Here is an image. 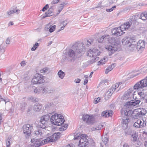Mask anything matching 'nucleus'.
<instances>
[{
    "label": "nucleus",
    "instance_id": "1",
    "mask_svg": "<svg viewBox=\"0 0 147 147\" xmlns=\"http://www.w3.org/2000/svg\"><path fill=\"white\" fill-rule=\"evenodd\" d=\"M61 133L60 132L55 133L52 135L48 137L46 139L42 140L41 138H33L31 140V142L32 143V147H39L50 142H54L57 140L60 137Z\"/></svg>",
    "mask_w": 147,
    "mask_h": 147
},
{
    "label": "nucleus",
    "instance_id": "2",
    "mask_svg": "<svg viewBox=\"0 0 147 147\" xmlns=\"http://www.w3.org/2000/svg\"><path fill=\"white\" fill-rule=\"evenodd\" d=\"M73 49H70L67 55L70 58L75 59L77 57L78 54L81 56L85 51V47L84 44L81 43L74 45L72 47Z\"/></svg>",
    "mask_w": 147,
    "mask_h": 147
},
{
    "label": "nucleus",
    "instance_id": "3",
    "mask_svg": "<svg viewBox=\"0 0 147 147\" xmlns=\"http://www.w3.org/2000/svg\"><path fill=\"white\" fill-rule=\"evenodd\" d=\"M133 111L128 108L124 111V115L122 119V126L124 129L127 128L128 123L129 122V117L133 116Z\"/></svg>",
    "mask_w": 147,
    "mask_h": 147
},
{
    "label": "nucleus",
    "instance_id": "4",
    "mask_svg": "<svg viewBox=\"0 0 147 147\" xmlns=\"http://www.w3.org/2000/svg\"><path fill=\"white\" fill-rule=\"evenodd\" d=\"M87 137L86 135L78 134L74 136V139L80 140L78 145L79 147H85L88 144V140L86 138Z\"/></svg>",
    "mask_w": 147,
    "mask_h": 147
},
{
    "label": "nucleus",
    "instance_id": "5",
    "mask_svg": "<svg viewBox=\"0 0 147 147\" xmlns=\"http://www.w3.org/2000/svg\"><path fill=\"white\" fill-rule=\"evenodd\" d=\"M50 121L52 124L58 126L62 125L65 121L64 117L61 114H57L52 115L50 118Z\"/></svg>",
    "mask_w": 147,
    "mask_h": 147
},
{
    "label": "nucleus",
    "instance_id": "6",
    "mask_svg": "<svg viewBox=\"0 0 147 147\" xmlns=\"http://www.w3.org/2000/svg\"><path fill=\"white\" fill-rule=\"evenodd\" d=\"M100 51L96 49H90L88 52V55L90 57L94 58V59L88 61V63L89 64H92L99 59V57H97V56L100 55Z\"/></svg>",
    "mask_w": 147,
    "mask_h": 147
},
{
    "label": "nucleus",
    "instance_id": "7",
    "mask_svg": "<svg viewBox=\"0 0 147 147\" xmlns=\"http://www.w3.org/2000/svg\"><path fill=\"white\" fill-rule=\"evenodd\" d=\"M44 76L39 74H36L31 80L32 84H39L44 83L45 80Z\"/></svg>",
    "mask_w": 147,
    "mask_h": 147
},
{
    "label": "nucleus",
    "instance_id": "8",
    "mask_svg": "<svg viewBox=\"0 0 147 147\" xmlns=\"http://www.w3.org/2000/svg\"><path fill=\"white\" fill-rule=\"evenodd\" d=\"M50 116L49 115L47 114L42 116L38 124V127L42 129H46L45 124L49 120Z\"/></svg>",
    "mask_w": 147,
    "mask_h": 147
},
{
    "label": "nucleus",
    "instance_id": "9",
    "mask_svg": "<svg viewBox=\"0 0 147 147\" xmlns=\"http://www.w3.org/2000/svg\"><path fill=\"white\" fill-rule=\"evenodd\" d=\"M147 86V76L144 79L137 83L134 86V88L135 90H140Z\"/></svg>",
    "mask_w": 147,
    "mask_h": 147
},
{
    "label": "nucleus",
    "instance_id": "10",
    "mask_svg": "<svg viewBox=\"0 0 147 147\" xmlns=\"http://www.w3.org/2000/svg\"><path fill=\"white\" fill-rule=\"evenodd\" d=\"M135 43V39L130 38H123L122 40V42L123 44L128 45V46L130 48H132L130 50H134L135 49H136V45L133 44V42Z\"/></svg>",
    "mask_w": 147,
    "mask_h": 147
},
{
    "label": "nucleus",
    "instance_id": "11",
    "mask_svg": "<svg viewBox=\"0 0 147 147\" xmlns=\"http://www.w3.org/2000/svg\"><path fill=\"white\" fill-rule=\"evenodd\" d=\"M120 45L119 44H112L111 45H107L106 49L110 52L111 54H109V55H111L117 51L118 48L120 47Z\"/></svg>",
    "mask_w": 147,
    "mask_h": 147
},
{
    "label": "nucleus",
    "instance_id": "12",
    "mask_svg": "<svg viewBox=\"0 0 147 147\" xmlns=\"http://www.w3.org/2000/svg\"><path fill=\"white\" fill-rule=\"evenodd\" d=\"M23 133L28 136H29L33 131V126L32 125L27 124L24 125L23 127Z\"/></svg>",
    "mask_w": 147,
    "mask_h": 147
},
{
    "label": "nucleus",
    "instance_id": "13",
    "mask_svg": "<svg viewBox=\"0 0 147 147\" xmlns=\"http://www.w3.org/2000/svg\"><path fill=\"white\" fill-rule=\"evenodd\" d=\"M82 119L88 124L93 123L94 121V117L92 115H83L82 116Z\"/></svg>",
    "mask_w": 147,
    "mask_h": 147
},
{
    "label": "nucleus",
    "instance_id": "14",
    "mask_svg": "<svg viewBox=\"0 0 147 147\" xmlns=\"http://www.w3.org/2000/svg\"><path fill=\"white\" fill-rule=\"evenodd\" d=\"M123 30L120 27L115 28L111 30V33L112 34L116 36H119L123 34L125 32L122 31Z\"/></svg>",
    "mask_w": 147,
    "mask_h": 147
},
{
    "label": "nucleus",
    "instance_id": "15",
    "mask_svg": "<svg viewBox=\"0 0 147 147\" xmlns=\"http://www.w3.org/2000/svg\"><path fill=\"white\" fill-rule=\"evenodd\" d=\"M41 90H42V93L43 94L53 93L55 91L54 89L49 86L41 87Z\"/></svg>",
    "mask_w": 147,
    "mask_h": 147
},
{
    "label": "nucleus",
    "instance_id": "16",
    "mask_svg": "<svg viewBox=\"0 0 147 147\" xmlns=\"http://www.w3.org/2000/svg\"><path fill=\"white\" fill-rule=\"evenodd\" d=\"M140 101V100L137 99L135 98V100H131L127 102L126 103L125 105L126 107H128L129 108V106H134L139 104Z\"/></svg>",
    "mask_w": 147,
    "mask_h": 147
},
{
    "label": "nucleus",
    "instance_id": "17",
    "mask_svg": "<svg viewBox=\"0 0 147 147\" xmlns=\"http://www.w3.org/2000/svg\"><path fill=\"white\" fill-rule=\"evenodd\" d=\"M133 90L131 89H129L126 91L124 94L123 97V99L125 100H130L133 95Z\"/></svg>",
    "mask_w": 147,
    "mask_h": 147
},
{
    "label": "nucleus",
    "instance_id": "18",
    "mask_svg": "<svg viewBox=\"0 0 147 147\" xmlns=\"http://www.w3.org/2000/svg\"><path fill=\"white\" fill-rule=\"evenodd\" d=\"M145 47L144 41L142 40H140L137 42L136 49L138 51L143 50Z\"/></svg>",
    "mask_w": 147,
    "mask_h": 147
},
{
    "label": "nucleus",
    "instance_id": "19",
    "mask_svg": "<svg viewBox=\"0 0 147 147\" xmlns=\"http://www.w3.org/2000/svg\"><path fill=\"white\" fill-rule=\"evenodd\" d=\"M113 113V112L112 110H107L103 112L102 113L101 115L103 117H107L112 116Z\"/></svg>",
    "mask_w": 147,
    "mask_h": 147
},
{
    "label": "nucleus",
    "instance_id": "20",
    "mask_svg": "<svg viewBox=\"0 0 147 147\" xmlns=\"http://www.w3.org/2000/svg\"><path fill=\"white\" fill-rule=\"evenodd\" d=\"M131 24L132 22L131 21H128L124 23L120 27L122 30H126L130 28Z\"/></svg>",
    "mask_w": 147,
    "mask_h": 147
},
{
    "label": "nucleus",
    "instance_id": "21",
    "mask_svg": "<svg viewBox=\"0 0 147 147\" xmlns=\"http://www.w3.org/2000/svg\"><path fill=\"white\" fill-rule=\"evenodd\" d=\"M138 95L139 96L140 98L142 100H145L146 101L147 95V92L142 91L139 92L138 93Z\"/></svg>",
    "mask_w": 147,
    "mask_h": 147
},
{
    "label": "nucleus",
    "instance_id": "22",
    "mask_svg": "<svg viewBox=\"0 0 147 147\" xmlns=\"http://www.w3.org/2000/svg\"><path fill=\"white\" fill-rule=\"evenodd\" d=\"M42 105L38 103H36L34 106V110L37 112L40 111L41 109L42 108Z\"/></svg>",
    "mask_w": 147,
    "mask_h": 147
},
{
    "label": "nucleus",
    "instance_id": "23",
    "mask_svg": "<svg viewBox=\"0 0 147 147\" xmlns=\"http://www.w3.org/2000/svg\"><path fill=\"white\" fill-rule=\"evenodd\" d=\"M53 11L51 8H49L47 12L45 13V15L42 17V18L44 19L47 17H49L52 16L53 15Z\"/></svg>",
    "mask_w": 147,
    "mask_h": 147
},
{
    "label": "nucleus",
    "instance_id": "24",
    "mask_svg": "<svg viewBox=\"0 0 147 147\" xmlns=\"http://www.w3.org/2000/svg\"><path fill=\"white\" fill-rule=\"evenodd\" d=\"M121 83V82L116 83L113 85L111 88L113 90L114 92L115 91L116 92H117L119 90V88L118 89H117V88L119 87V85Z\"/></svg>",
    "mask_w": 147,
    "mask_h": 147
},
{
    "label": "nucleus",
    "instance_id": "25",
    "mask_svg": "<svg viewBox=\"0 0 147 147\" xmlns=\"http://www.w3.org/2000/svg\"><path fill=\"white\" fill-rule=\"evenodd\" d=\"M140 121L139 123H140V125H139V126H138V125H137V127H140V128H142L146 126V119L144 120L142 119H140Z\"/></svg>",
    "mask_w": 147,
    "mask_h": 147
},
{
    "label": "nucleus",
    "instance_id": "26",
    "mask_svg": "<svg viewBox=\"0 0 147 147\" xmlns=\"http://www.w3.org/2000/svg\"><path fill=\"white\" fill-rule=\"evenodd\" d=\"M37 129L35 130L34 132V134L36 135H40V136L42 135V129H42L41 128H39L38 127V125L37 126Z\"/></svg>",
    "mask_w": 147,
    "mask_h": 147
},
{
    "label": "nucleus",
    "instance_id": "27",
    "mask_svg": "<svg viewBox=\"0 0 147 147\" xmlns=\"http://www.w3.org/2000/svg\"><path fill=\"white\" fill-rule=\"evenodd\" d=\"M116 64H113L109 66L108 67L105 71V73L107 74L109 72L112 70L115 67Z\"/></svg>",
    "mask_w": 147,
    "mask_h": 147
},
{
    "label": "nucleus",
    "instance_id": "28",
    "mask_svg": "<svg viewBox=\"0 0 147 147\" xmlns=\"http://www.w3.org/2000/svg\"><path fill=\"white\" fill-rule=\"evenodd\" d=\"M140 18L142 20H146L147 19V12H144L142 13L140 17Z\"/></svg>",
    "mask_w": 147,
    "mask_h": 147
},
{
    "label": "nucleus",
    "instance_id": "29",
    "mask_svg": "<svg viewBox=\"0 0 147 147\" xmlns=\"http://www.w3.org/2000/svg\"><path fill=\"white\" fill-rule=\"evenodd\" d=\"M138 111L139 113V114H140V115L141 117L142 115H144L146 113V110L143 108L138 109Z\"/></svg>",
    "mask_w": 147,
    "mask_h": 147
},
{
    "label": "nucleus",
    "instance_id": "30",
    "mask_svg": "<svg viewBox=\"0 0 147 147\" xmlns=\"http://www.w3.org/2000/svg\"><path fill=\"white\" fill-rule=\"evenodd\" d=\"M93 40H94L92 38H90L87 40L85 43L86 46L88 47H89L93 43Z\"/></svg>",
    "mask_w": 147,
    "mask_h": 147
},
{
    "label": "nucleus",
    "instance_id": "31",
    "mask_svg": "<svg viewBox=\"0 0 147 147\" xmlns=\"http://www.w3.org/2000/svg\"><path fill=\"white\" fill-rule=\"evenodd\" d=\"M108 59L107 57L103 58L98 62V64L97 65H100L104 64H105L106 61H107L108 60Z\"/></svg>",
    "mask_w": 147,
    "mask_h": 147
},
{
    "label": "nucleus",
    "instance_id": "32",
    "mask_svg": "<svg viewBox=\"0 0 147 147\" xmlns=\"http://www.w3.org/2000/svg\"><path fill=\"white\" fill-rule=\"evenodd\" d=\"M108 36V35H103L101 37H100L98 39V42L100 43H102L104 40H105L107 39L106 37Z\"/></svg>",
    "mask_w": 147,
    "mask_h": 147
},
{
    "label": "nucleus",
    "instance_id": "33",
    "mask_svg": "<svg viewBox=\"0 0 147 147\" xmlns=\"http://www.w3.org/2000/svg\"><path fill=\"white\" fill-rule=\"evenodd\" d=\"M57 74L59 77L61 79H63L65 75V72L61 70H59Z\"/></svg>",
    "mask_w": 147,
    "mask_h": 147
},
{
    "label": "nucleus",
    "instance_id": "34",
    "mask_svg": "<svg viewBox=\"0 0 147 147\" xmlns=\"http://www.w3.org/2000/svg\"><path fill=\"white\" fill-rule=\"evenodd\" d=\"M113 92L114 91L111 88H110L106 93V95L107 96V97H109L112 95Z\"/></svg>",
    "mask_w": 147,
    "mask_h": 147
},
{
    "label": "nucleus",
    "instance_id": "35",
    "mask_svg": "<svg viewBox=\"0 0 147 147\" xmlns=\"http://www.w3.org/2000/svg\"><path fill=\"white\" fill-rule=\"evenodd\" d=\"M65 5L66 3L64 2H63L62 3L60 4V5L59 7V9L58 10V13H59L63 9L64 5Z\"/></svg>",
    "mask_w": 147,
    "mask_h": 147
},
{
    "label": "nucleus",
    "instance_id": "36",
    "mask_svg": "<svg viewBox=\"0 0 147 147\" xmlns=\"http://www.w3.org/2000/svg\"><path fill=\"white\" fill-rule=\"evenodd\" d=\"M139 114V113L138 111V109L135 110L133 111V117L135 116L136 117H141L140 115Z\"/></svg>",
    "mask_w": 147,
    "mask_h": 147
},
{
    "label": "nucleus",
    "instance_id": "37",
    "mask_svg": "<svg viewBox=\"0 0 147 147\" xmlns=\"http://www.w3.org/2000/svg\"><path fill=\"white\" fill-rule=\"evenodd\" d=\"M46 107L47 108L52 109L55 107V105L53 103H48L46 104Z\"/></svg>",
    "mask_w": 147,
    "mask_h": 147
},
{
    "label": "nucleus",
    "instance_id": "38",
    "mask_svg": "<svg viewBox=\"0 0 147 147\" xmlns=\"http://www.w3.org/2000/svg\"><path fill=\"white\" fill-rule=\"evenodd\" d=\"M102 141L105 144H106L108 141V139L105 136H103L102 138Z\"/></svg>",
    "mask_w": 147,
    "mask_h": 147
},
{
    "label": "nucleus",
    "instance_id": "39",
    "mask_svg": "<svg viewBox=\"0 0 147 147\" xmlns=\"http://www.w3.org/2000/svg\"><path fill=\"white\" fill-rule=\"evenodd\" d=\"M137 20L136 16V15L130 17L129 21H131L132 22H136Z\"/></svg>",
    "mask_w": 147,
    "mask_h": 147
},
{
    "label": "nucleus",
    "instance_id": "40",
    "mask_svg": "<svg viewBox=\"0 0 147 147\" xmlns=\"http://www.w3.org/2000/svg\"><path fill=\"white\" fill-rule=\"evenodd\" d=\"M140 121V119H138L135 122L133 125L134 127L136 128H140V127H137V125H138L139 126V125H140V123H139Z\"/></svg>",
    "mask_w": 147,
    "mask_h": 147
},
{
    "label": "nucleus",
    "instance_id": "41",
    "mask_svg": "<svg viewBox=\"0 0 147 147\" xmlns=\"http://www.w3.org/2000/svg\"><path fill=\"white\" fill-rule=\"evenodd\" d=\"M50 27L49 31L50 32V33H51L55 31L56 28V26L55 25L53 26L50 25Z\"/></svg>",
    "mask_w": 147,
    "mask_h": 147
},
{
    "label": "nucleus",
    "instance_id": "42",
    "mask_svg": "<svg viewBox=\"0 0 147 147\" xmlns=\"http://www.w3.org/2000/svg\"><path fill=\"white\" fill-rule=\"evenodd\" d=\"M39 45L37 42H36L34 45L33 47L31 49V50L32 51H35L36 49L39 46Z\"/></svg>",
    "mask_w": 147,
    "mask_h": 147
},
{
    "label": "nucleus",
    "instance_id": "43",
    "mask_svg": "<svg viewBox=\"0 0 147 147\" xmlns=\"http://www.w3.org/2000/svg\"><path fill=\"white\" fill-rule=\"evenodd\" d=\"M131 137L132 141L134 142L136 141L137 139V136L136 134H132L131 135Z\"/></svg>",
    "mask_w": 147,
    "mask_h": 147
},
{
    "label": "nucleus",
    "instance_id": "44",
    "mask_svg": "<svg viewBox=\"0 0 147 147\" xmlns=\"http://www.w3.org/2000/svg\"><path fill=\"white\" fill-rule=\"evenodd\" d=\"M34 92L37 94H39L41 92H42V90H41V87L38 89L36 88L34 90Z\"/></svg>",
    "mask_w": 147,
    "mask_h": 147
},
{
    "label": "nucleus",
    "instance_id": "45",
    "mask_svg": "<svg viewBox=\"0 0 147 147\" xmlns=\"http://www.w3.org/2000/svg\"><path fill=\"white\" fill-rule=\"evenodd\" d=\"M104 126V125L102 124H99L97 125L95 128L96 130H100L102 127Z\"/></svg>",
    "mask_w": 147,
    "mask_h": 147
},
{
    "label": "nucleus",
    "instance_id": "46",
    "mask_svg": "<svg viewBox=\"0 0 147 147\" xmlns=\"http://www.w3.org/2000/svg\"><path fill=\"white\" fill-rule=\"evenodd\" d=\"M15 10H10V11L9 12L7 11V14L9 16H11V15L14 13H15Z\"/></svg>",
    "mask_w": 147,
    "mask_h": 147
},
{
    "label": "nucleus",
    "instance_id": "47",
    "mask_svg": "<svg viewBox=\"0 0 147 147\" xmlns=\"http://www.w3.org/2000/svg\"><path fill=\"white\" fill-rule=\"evenodd\" d=\"M49 69L47 67L43 68L42 69L40 70V72L41 73H45L46 72L48 71Z\"/></svg>",
    "mask_w": 147,
    "mask_h": 147
},
{
    "label": "nucleus",
    "instance_id": "48",
    "mask_svg": "<svg viewBox=\"0 0 147 147\" xmlns=\"http://www.w3.org/2000/svg\"><path fill=\"white\" fill-rule=\"evenodd\" d=\"M26 105V104L24 102H22L21 104V108L22 110H24L25 107Z\"/></svg>",
    "mask_w": 147,
    "mask_h": 147
},
{
    "label": "nucleus",
    "instance_id": "49",
    "mask_svg": "<svg viewBox=\"0 0 147 147\" xmlns=\"http://www.w3.org/2000/svg\"><path fill=\"white\" fill-rule=\"evenodd\" d=\"M116 7V6H114L110 9H106V10L107 12H111L113 11L114 9Z\"/></svg>",
    "mask_w": 147,
    "mask_h": 147
},
{
    "label": "nucleus",
    "instance_id": "50",
    "mask_svg": "<svg viewBox=\"0 0 147 147\" xmlns=\"http://www.w3.org/2000/svg\"><path fill=\"white\" fill-rule=\"evenodd\" d=\"M50 25L49 24H47L45 27V30L46 31H49V29L50 28Z\"/></svg>",
    "mask_w": 147,
    "mask_h": 147
},
{
    "label": "nucleus",
    "instance_id": "51",
    "mask_svg": "<svg viewBox=\"0 0 147 147\" xmlns=\"http://www.w3.org/2000/svg\"><path fill=\"white\" fill-rule=\"evenodd\" d=\"M126 134L127 135H131V129H128L127 131H125Z\"/></svg>",
    "mask_w": 147,
    "mask_h": 147
},
{
    "label": "nucleus",
    "instance_id": "52",
    "mask_svg": "<svg viewBox=\"0 0 147 147\" xmlns=\"http://www.w3.org/2000/svg\"><path fill=\"white\" fill-rule=\"evenodd\" d=\"M49 8V5L47 4L45 6H44L42 9V11H44L45 10H47Z\"/></svg>",
    "mask_w": 147,
    "mask_h": 147
},
{
    "label": "nucleus",
    "instance_id": "53",
    "mask_svg": "<svg viewBox=\"0 0 147 147\" xmlns=\"http://www.w3.org/2000/svg\"><path fill=\"white\" fill-rule=\"evenodd\" d=\"M60 0H53L51 3L50 5H53L57 4Z\"/></svg>",
    "mask_w": 147,
    "mask_h": 147
},
{
    "label": "nucleus",
    "instance_id": "54",
    "mask_svg": "<svg viewBox=\"0 0 147 147\" xmlns=\"http://www.w3.org/2000/svg\"><path fill=\"white\" fill-rule=\"evenodd\" d=\"M30 100H31L33 102H36L38 101V100L37 98L32 97H30Z\"/></svg>",
    "mask_w": 147,
    "mask_h": 147
},
{
    "label": "nucleus",
    "instance_id": "55",
    "mask_svg": "<svg viewBox=\"0 0 147 147\" xmlns=\"http://www.w3.org/2000/svg\"><path fill=\"white\" fill-rule=\"evenodd\" d=\"M100 100V98L98 97V98H95L94 100V103L95 104L97 103L98 102H99Z\"/></svg>",
    "mask_w": 147,
    "mask_h": 147
},
{
    "label": "nucleus",
    "instance_id": "56",
    "mask_svg": "<svg viewBox=\"0 0 147 147\" xmlns=\"http://www.w3.org/2000/svg\"><path fill=\"white\" fill-rule=\"evenodd\" d=\"M67 23L66 20L64 21L61 23V24L63 25H65V26L67 24Z\"/></svg>",
    "mask_w": 147,
    "mask_h": 147
},
{
    "label": "nucleus",
    "instance_id": "57",
    "mask_svg": "<svg viewBox=\"0 0 147 147\" xmlns=\"http://www.w3.org/2000/svg\"><path fill=\"white\" fill-rule=\"evenodd\" d=\"M65 147H75V146L73 144H71L67 145Z\"/></svg>",
    "mask_w": 147,
    "mask_h": 147
},
{
    "label": "nucleus",
    "instance_id": "58",
    "mask_svg": "<svg viewBox=\"0 0 147 147\" xmlns=\"http://www.w3.org/2000/svg\"><path fill=\"white\" fill-rule=\"evenodd\" d=\"M81 80L78 78L75 80V82L76 83H79L80 82Z\"/></svg>",
    "mask_w": 147,
    "mask_h": 147
},
{
    "label": "nucleus",
    "instance_id": "59",
    "mask_svg": "<svg viewBox=\"0 0 147 147\" xmlns=\"http://www.w3.org/2000/svg\"><path fill=\"white\" fill-rule=\"evenodd\" d=\"M21 65L22 66H24L26 65L25 62V61H22L21 63Z\"/></svg>",
    "mask_w": 147,
    "mask_h": 147
},
{
    "label": "nucleus",
    "instance_id": "60",
    "mask_svg": "<svg viewBox=\"0 0 147 147\" xmlns=\"http://www.w3.org/2000/svg\"><path fill=\"white\" fill-rule=\"evenodd\" d=\"M51 5V6L49 8H51V10H52L53 11L54 9L55 8V6L54 5Z\"/></svg>",
    "mask_w": 147,
    "mask_h": 147
},
{
    "label": "nucleus",
    "instance_id": "61",
    "mask_svg": "<svg viewBox=\"0 0 147 147\" xmlns=\"http://www.w3.org/2000/svg\"><path fill=\"white\" fill-rule=\"evenodd\" d=\"M65 27V25H63L60 28V29L58 30V32H59L61 30H63L64 28Z\"/></svg>",
    "mask_w": 147,
    "mask_h": 147
},
{
    "label": "nucleus",
    "instance_id": "62",
    "mask_svg": "<svg viewBox=\"0 0 147 147\" xmlns=\"http://www.w3.org/2000/svg\"><path fill=\"white\" fill-rule=\"evenodd\" d=\"M5 42L6 44H9L10 42V40L9 38H7L6 39Z\"/></svg>",
    "mask_w": 147,
    "mask_h": 147
},
{
    "label": "nucleus",
    "instance_id": "63",
    "mask_svg": "<svg viewBox=\"0 0 147 147\" xmlns=\"http://www.w3.org/2000/svg\"><path fill=\"white\" fill-rule=\"evenodd\" d=\"M88 82V80L87 79H85L84 82V85H86L87 83Z\"/></svg>",
    "mask_w": 147,
    "mask_h": 147
},
{
    "label": "nucleus",
    "instance_id": "64",
    "mask_svg": "<svg viewBox=\"0 0 147 147\" xmlns=\"http://www.w3.org/2000/svg\"><path fill=\"white\" fill-rule=\"evenodd\" d=\"M123 147H131L127 144H125L123 145Z\"/></svg>",
    "mask_w": 147,
    "mask_h": 147
}]
</instances>
